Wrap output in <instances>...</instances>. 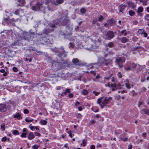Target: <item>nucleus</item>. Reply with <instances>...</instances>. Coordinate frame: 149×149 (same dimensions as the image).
I'll use <instances>...</instances> for the list:
<instances>
[{
    "mask_svg": "<svg viewBox=\"0 0 149 149\" xmlns=\"http://www.w3.org/2000/svg\"><path fill=\"white\" fill-rule=\"evenodd\" d=\"M142 104V102H139L138 103V107H139Z\"/></svg>",
    "mask_w": 149,
    "mask_h": 149,
    "instance_id": "13d9d810",
    "label": "nucleus"
},
{
    "mask_svg": "<svg viewBox=\"0 0 149 149\" xmlns=\"http://www.w3.org/2000/svg\"><path fill=\"white\" fill-rule=\"evenodd\" d=\"M69 22H70L69 20L68 19H67V18L65 19L63 21V22L65 24H66L67 23Z\"/></svg>",
    "mask_w": 149,
    "mask_h": 149,
    "instance_id": "c9c22d12",
    "label": "nucleus"
},
{
    "mask_svg": "<svg viewBox=\"0 0 149 149\" xmlns=\"http://www.w3.org/2000/svg\"><path fill=\"white\" fill-rule=\"evenodd\" d=\"M5 125L3 123L1 125V128L3 129V130H5Z\"/></svg>",
    "mask_w": 149,
    "mask_h": 149,
    "instance_id": "a19ab883",
    "label": "nucleus"
},
{
    "mask_svg": "<svg viewBox=\"0 0 149 149\" xmlns=\"http://www.w3.org/2000/svg\"><path fill=\"white\" fill-rule=\"evenodd\" d=\"M127 6L128 7H131L134 9L136 7V4L131 1H127Z\"/></svg>",
    "mask_w": 149,
    "mask_h": 149,
    "instance_id": "0eeeda50",
    "label": "nucleus"
},
{
    "mask_svg": "<svg viewBox=\"0 0 149 149\" xmlns=\"http://www.w3.org/2000/svg\"><path fill=\"white\" fill-rule=\"evenodd\" d=\"M130 15L131 16H133L135 14V12L133 10H130L129 11Z\"/></svg>",
    "mask_w": 149,
    "mask_h": 149,
    "instance_id": "4be33fe9",
    "label": "nucleus"
},
{
    "mask_svg": "<svg viewBox=\"0 0 149 149\" xmlns=\"http://www.w3.org/2000/svg\"><path fill=\"white\" fill-rule=\"evenodd\" d=\"M80 12L82 13H84L86 12V10L84 8H82L80 10Z\"/></svg>",
    "mask_w": 149,
    "mask_h": 149,
    "instance_id": "72a5a7b5",
    "label": "nucleus"
},
{
    "mask_svg": "<svg viewBox=\"0 0 149 149\" xmlns=\"http://www.w3.org/2000/svg\"><path fill=\"white\" fill-rule=\"evenodd\" d=\"M110 62V61L109 60H107L106 59H104L103 63L105 65H107L108 64H109V63Z\"/></svg>",
    "mask_w": 149,
    "mask_h": 149,
    "instance_id": "4468645a",
    "label": "nucleus"
},
{
    "mask_svg": "<svg viewBox=\"0 0 149 149\" xmlns=\"http://www.w3.org/2000/svg\"><path fill=\"white\" fill-rule=\"evenodd\" d=\"M132 145L131 144L129 145L128 146V149H132Z\"/></svg>",
    "mask_w": 149,
    "mask_h": 149,
    "instance_id": "4d7b16f0",
    "label": "nucleus"
},
{
    "mask_svg": "<svg viewBox=\"0 0 149 149\" xmlns=\"http://www.w3.org/2000/svg\"><path fill=\"white\" fill-rule=\"evenodd\" d=\"M125 86L128 89H130L131 88L130 87V85L128 83H125Z\"/></svg>",
    "mask_w": 149,
    "mask_h": 149,
    "instance_id": "a878e982",
    "label": "nucleus"
},
{
    "mask_svg": "<svg viewBox=\"0 0 149 149\" xmlns=\"http://www.w3.org/2000/svg\"><path fill=\"white\" fill-rule=\"evenodd\" d=\"M131 93H132V94L133 95V96H134V95L136 94V93H135V91H134V90H133L132 92H131Z\"/></svg>",
    "mask_w": 149,
    "mask_h": 149,
    "instance_id": "338daca9",
    "label": "nucleus"
},
{
    "mask_svg": "<svg viewBox=\"0 0 149 149\" xmlns=\"http://www.w3.org/2000/svg\"><path fill=\"white\" fill-rule=\"evenodd\" d=\"M12 132L13 134L15 135L19 134L18 131L17 130H13Z\"/></svg>",
    "mask_w": 149,
    "mask_h": 149,
    "instance_id": "c85d7f7f",
    "label": "nucleus"
},
{
    "mask_svg": "<svg viewBox=\"0 0 149 149\" xmlns=\"http://www.w3.org/2000/svg\"><path fill=\"white\" fill-rule=\"evenodd\" d=\"M13 71L15 72H16L17 71V69L16 67H14L13 68Z\"/></svg>",
    "mask_w": 149,
    "mask_h": 149,
    "instance_id": "37998d69",
    "label": "nucleus"
},
{
    "mask_svg": "<svg viewBox=\"0 0 149 149\" xmlns=\"http://www.w3.org/2000/svg\"><path fill=\"white\" fill-rule=\"evenodd\" d=\"M91 149H95V147L94 145H91L90 146Z\"/></svg>",
    "mask_w": 149,
    "mask_h": 149,
    "instance_id": "6e6d98bb",
    "label": "nucleus"
},
{
    "mask_svg": "<svg viewBox=\"0 0 149 149\" xmlns=\"http://www.w3.org/2000/svg\"><path fill=\"white\" fill-rule=\"evenodd\" d=\"M112 99V98L111 97L108 98L107 97H100L98 99L97 103L100 105L101 107L102 108L104 107L107 104L109 103V102L111 101Z\"/></svg>",
    "mask_w": 149,
    "mask_h": 149,
    "instance_id": "f257e3e1",
    "label": "nucleus"
},
{
    "mask_svg": "<svg viewBox=\"0 0 149 149\" xmlns=\"http://www.w3.org/2000/svg\"><path fill=\"white\" fill-rule=\"evenodd\" d=\"M34 136L32 132L30 133L28 136V138L29 139H32L34 138Z\"/></svg>",
    "mask_w": 149,
    "mask_h": 149,
    "instance_id": "ddd939ff",
    "label": "nucleus"
},
{
    "mask_svg": "<svg viewBox=\"0 0 149 149\" xmlns=\"http://www.w3.org/2000/svg\"><path fill=\"white\" fill-rule=\"evenodd\" d=\"M72 63L74 64H76L79 62V61L78 58H74L72 60Z\"/></svg>",
    "mask_w": 149,
    "mask_h": 149,
    "instance_id": "6ab92c4d",
    "label": "nucleus"
},
{
    "mask_svg": "<svg viewBox=\"0 0 149 149\" xmlns=\"http://www.w3.org/2000/svg\"><path fill=\"white\" fill-rule=\"evenodd\" d=\"M88 93L87 91L86 90H84L82 91V94L84 95H86Z\"/></svg>",
    "mask_w": 149,
    "mask_h": 149,
    "instance_id": "f704fd0d",
    "label": "nucleus"
},
{
    "mask_svg": "<svg viewBox=\"0 0 149 149\" xmlns=\"http://www.w3.org/2000/svg\"><path fill=\"white\" fill-rule=\"evenodd\" d=\"M49 26L51 27H52V28H54V27H56V26L54 24H51V25H50Z\"/></svg>",
    "mask_w": 149,
    "mask_h": 149,
    "instance_id": "680f3d73",
    "label": "nucleus"
},
{
    "mask_svg": "<svg viewBox=\"0 0 149 149\" xmlns=\"http://www.w3.org/2000/svg\"><path fill=\"white\" fill-rule=\"evenodd\" d=\"M0 72L3 73V75L4 76H6L8 73V72L7 71H5V70L4 69H1L0 70Z\"/></svg>",
    "mask_w": 149,
    "mask_h": 149,
    "instance_id": "f8f14e48",
    "label": "nucleus"
},
{
    "mask_svg": "<svg viewBox=\"0 0 149 149\" xmlns=\"http://www.w3.org/2000/svg\"><path fill=\"white\" fill-rule=\"evenodd\" d=\"M125 58L124 57L117 56L116 58L115 62L120 68H121L123 67L121 64L125 62Z\"/></svg>",
    "mask_w": 149,
    "mask_h": 149,
    "instance_id": "7ed1b4c3",
    "label": "nucleus"
},
{
    "mask_svg": "<svg viewBox=\"0 0 149 149\" xmlns=\"http://www.w3.org/2000/svg\"><path fill=\"white\" fill-rule=\"evenodd\" d=\"M5 105L4 104H0V111H5L4 109H6Z\"/></svg>",
    "mask_w": 149,
    "mask_h": 149,
    "instance_id": "2eb2a0df",
    "label": "nucleus"
},
{
    "mask_svg": "<svg viewBox=\"0 0 149 149\" xmlns=\"http://www.w3.org/2000/svg\"><path fill=\"white\" fill-rule=\"evenodd\" d=\"M121 33L122 35L124 36H126L127 35V33L126 30H124L122 31H121Z\"/></svg>",
    "mask_w": 149,
    "mask_h": 149,
    "instance_id": "aec40b11",
    "label": "nucleus"
},
{
    "mask_svg": "<svg viewBox=\"0 0 149 149\" xmlns=\"http://www.w3.org/2000/svg\"><path fill=\"white\" fill-rule=\"evenodd\" d=\"M21 115L18 113H17V114L14 116V118H19L20 117Z\"/></svg>",
    "mask_w": 149,
    "mask_h": 149,
    "instance_id": "bb28decb",
    "label": "nucleus"
},
{
    "mask_svg": "<svg viewBox=\"0 0 149 149\" xmlns=\"http://www.w3.org/2000/svg\"><path fill=\"white\" fill-rule=\"evenodd\" d=\"M14 14L16 15H19V17H21L23 15V13L21 9L17 10L15 11Z\"/></svg>",
    "mask_w": 149,
    "mask_h": 149,
    "instance_id": "423d86ee",
    "label": "nucleus"
},
{
    "mask_svg": "<svg viewBox=\"0 0 149 149\" xmlns=\"http://www.w3.org/2000/svg\"><path fill=\"white\" fill-rule=\"evenodd\" d=\"M97 64L96 63H95V64H91L90 65L91 67L90 66H89V68H90V69H92V68H95V67L94 66H93V65H97Z\"/></svg>",
    "mask_w": 149,
    "mask_h": 149,
    "instance_id": "cd10ccee",
    "label": "nucleus"
},
{
    "mask_svg": "<svg viewBox=\"0 0 149 149\" xmlns=\"http://www.w3.org/2000/svg\"><path fill=\"white\" fill-rule=\"evenodd\" d=\"M31 9L34 11H37L40 10L41 11H43V13L45 14L46 8L42 6V4L41 3H38L36 5L32 6L31 7Z\"/></svg>",
    "mask_w": 149,
    "mask_h": 149,
    "instance_id": "f03ea898",
    "label": "nucleus"
},
{
    "mask_svg": "<svg viewBox=\"0 0 149 149\" xmlns=\"http://www.w3.org/2000/svg\"><path fill=\"white\" fill-rule=\"evenodd\" d=\"M122 135L120 136V138L123 141H128V139L127 138H122L121 137V136Z\"/></svg>",
    "mask_w": 149,
    "mask_h": 149,
    "instance_id": "5701e85b",
    "label": "nucleus"
},
{
    "mask_svg": "<svg viewBox=\"0 0 149 149\" xmlns=\"http://www.w3.org/2000/svg\"><path fill=\"white\" fill-rule=\"evenodd\" d=\"M66 93H69L70 92V89H67L66 90L65 92Z\"/></svg>",
    "mask_w": 149,
    "mask_h": 149,
    "instance_id": "3c124183",
    "label": "nucleus"
},
{
    "mask_svg": "<svg viewBox=\"0 0 149 149\" xmlns=\"http://www.w3.org/2000/svg\"><path fill=\"white\" fill-rule=\"evenodd\" d=\"M7 138L6 136L3 137L1 140L2 141H6Z\"/></svg>",
    "mask_w": 149,
    "mask_h": 149,
    "instance_id": "de8ad7c7",
    "label": "nucleus"
},
{
    "mask_svg": "<svg viewBox=\"0 0 149 149\" xmlns=\"http://www.w3.org/2000/svg\"><path fill=\"white\" fill-rule=\"evenodd\" d=\"M39 146V145H35L32 146V147L33 149H37Z\"/></svg>",
    "mask_w": 149,
    "mask_h": 149,
    "instance_id": "473e14b6",
    "label": "nucleus"
},
{
    "mask_svg": "<svg viewBox=\"0 0 149 149\" xmlns=\"http://www.w3.org/2000/svg\"><path fill=\"white\" fill-rule=\"evenodd\" d=\"M143 34V36L144 37H146L147 36V34L146 33L144 32Z\"/></svg>",
    "mask_w": 149,
    "mask_h": 149,
    "instance_id": "052dcab7",
    "label": "nucleus"
},
{
    "mask_svg": "<svg viewBox=\"0 0 149 149\" xmlns=\"http://www.w3.org/2000/svg\"><path fill=\"white\" fill-rule=\"evenodd\" d=\"M113 45L114 44L113 42H110L109 43L108 46L109 47H112L113 46Z\"/></svg>",
    "mask_w": 149,
    "mask_h": 149,
    "instance_id": "2f4dec72",
    "label": "nucleus"
},
{
    "mask_svg": "<svg viewBox=\"0 0 149 149\" xmlns=\"http://www.w3.org/2000/svg\"><path fill=\"white\" fill-rule=\"evenodd\" d=\"M97 20H97V18H95L93 22H92V24H93L96 23L97 24V25L98 26H99L100 25V24H99V23H97Z\"/></svg>",
    "mask_w": 149,
    "mask_h": 149,
    "instance_id": "f3484780",
    "label": "nucleus"
},
{
    "mask_svg": "<svg viewBox=\"0 0 149 149\" xmlns=\"http://www.w3.org/2000/svg\"><path fill=\"white\" fill-rule=\"evenodd\" d=\"M143 5L145 6L147 5V1H143Z\"/></svg>",
    "mask_w": 149,
    "mask_h": 149,
    "instance_id": "603ef678",
    "label": "nucleus"
},
{
    "mask_svg": "<svg viewBox=\"0 0 149 149\" xmlns=\"http://www.w3.org/2000/svg\"><path fill=\"white\" fill-rule=\"evenodd\" d=\"M79 104V102L77 101V102L75 103V105L76 106H78Z\"/></svg>",
    "mask_w": 149,
    "mask_h": 149,
    "instance_id": "69168bd1",
    "label": "nucleus"
},
{
    "mask_svg": "<svg viewBox=\"0 0 149 149\" xmlns=\"http://www.w3.org/2000/svg\"><path fill=\"white\" fill-rule=\"evenodd\" d=\"M113 22L111 20H110L108 22L110 26H112V25Z\"/></svg>",
    "mask_w": 149,
    "mask_h": 149,
    "instance_id": "a18cd8bd",
    "label": "nucleus"
},
{
    "mask_svg": "<svg viewBox=\"0 0 149 149\" xmlns=\"http://www.w3.org/2000/svg\"><path fill=\"white\" fill-rule=\"evenodd\" d=\"M98 20L102 22V21L104 19V18L102 16L100 15L99 17H98Z\"/></svg>",
    "mask_w": 149,
    "mask_h": 149,
    "instance_id": "393cba45",
    "label": "nucleus"
},
{
    "mask_svg": "<svg viewBox=\"0 0 149 149\" xmlns=\"http://www.w3.org/2000/svg\"><path fill=\"white\" fill-rule=\"evenodd\" d=\"M145 19L146 20L148 21L149 20V15H146L145 17Z\"/></svg>",
    "mask_w": 149,
    "mask_h": 149,
    "instance_id": "e433bc0d",
    "label": "nucleus"
},
{
    "mask_svg": "<svg viewBox=\"0 0 149 149\" xmlns=\"http://www.w3.org/2000/svg\"><path fill=\"white\" fill-rule=\"evenodd\" d=\"M138 22L136 20H134L133 22V24L134 25H136L137 24Z\"/></svg>",
    "mask_w": 149,
    "mask_h": 149,
    "instance_id": "c03bdc74",
    "label": "nucleus"
},
{
    "mask_svg": "<svg viewBox=\"0 0 149 149\" xmlns=\"http://www.w3.org/2000/svg\"><path fill=\"white\" fill-rule=\"evenodd\" d=\"M86 140H87L86 139V140L84 139L83 140L82 143L83 144V146H86Z\"/></svg>",
    "mask_w": 149,
    "mask_h": 149,
    "instance_id": "ea45409f",
    "label": "nucleus"
},
{
    "mask_svg": "<svg viewBox=\"0 0 149 149\" xmlns=\"http://www.w3.org/2000/svg\"><path fill=\"white\" fill-rule=\"evenodd\" d=\"M59 52H61V53L63 52V54L61 53L59 54H57L59 57H63L65 58L66 56V54H65L66 53L65 52L64 49L63 48H61L59 50Z\"/></svg>",
    "mask_w": 149,
    "mask_h": 149,
    "instance_id": "39448f33",
    "label": "nucleus"
},
{
    "mask_svg": "<svg viewBox=\"0 0 149 149\" xmlns=\"http://www.w3.org/2000/svg\"><path fill=\"white\" fill-rule=\"evenodd\" d=\"M90 73L91 74H93L94 76H95L96 75V73L93 71H91L90 72Z\"/></svg>",
    "mask_w": 149,
    "mask_h": 149,
    "instance_id": "8fccbe9b",
    "label": "nucleus"
},
{
    "mask_svg": "<svg viewBox=\"0 0 149 149\" xmlns=\"http://www.w3.org/2000/svg\"><path fill=\"white\" fill-rule=\"evenodd\" d=\"M9 20H10L11 22H13L17 21L18 20V19H15L14 17L13 18L11 19L10 17H8V18H4L3 19V21L6 22L7 23H8L10 22H9Z\"/></svg>",
    "mask_w": 149,
    "mask_h": 149,
    "instance_id": "20e7f679",
    "label": "nucleus"
},
{
    "mask_svg": "<svg viewBox=\"0 0 149 149\" xmlns=\"http://www.w3.org/2000/svg\"><path fill=\"white\" fill-rule=\"evenodd\" d=\"M67 94V93H66L64 92V93H62L61 94V95L63 96L64 95H66Z\"/></svg>",
    "mask_w": 149,
    "mask_h": 149,
    "instance_id": "e2e57ef3",
    "label": "nucleus"
},
{
    "mask_svg": "<svg viewBox=\"0 0 149 149\" xmlns=\"http://www.w3.org/2000/svg\"><path fill=\"white\" fill-rule=\"evenodd\" d=\"M17 1L19 2L22 4L20 6H22L24 3L25 1L24 0H16Z\"/></svg>",
    "mask_w": 149,
    "mask_h": 149,
    "instance_id": "b1692460",
    "label": "nucleus"
},
{
    "mask_svg": "<svg viewBox=\"0 0 149 149\" xmlns=\"http://www.w3.org/2000/svg\"><path fill=\"white\" fill-rule=\"evenodd\" d=\"M63 0H56V2L58 4H61L63 2Z\"/></svg>",
    "mask_w": 149,
    "mask_h": 149,
    "instance_id": "7c9ffc66",
    "label": "nucleus"
},
{
    "mask_svg": "<svg viewBox=\"0 0 149 149\" xmlns=\"http://www.w3.org/2000/svg\"><path fill=\"white\" fill-rule=\"evenodd\" d=\"M93 93L96 96L97 95H99L100 94V93L97 92H96L95 91H93Z\"/></svg>",
    "mask_w": 149,
    "mask_h": 149,
    "instance_id": "58836bf2",
    "label": "nucleus"
},
{
    "mask_svg": "<svg viewBox=\"0 0 149 149\" xmlns=\"http://www.w3.org/2000/svg\"><path fill=\"white\" fill-rule=\"evenodd\" d=\"M73 96V94L72 93H70L68 95V97L70 98L72 97Z\"/></svg>",
    "mask_w": 149,
    "mask_h": 149,
    "instance_id": "5fc2aeb1",
    "label": "nucleus"
},
{
    "mask_svg": "<svg viewBox=\"0 0 149 149\" xmlns=\"http://www.w3.org/2000/svg\"><path fill=\"white\" fill-rule=\"evenodd\" d=\"M40 123L42 125H45L47 124V121L44 120H41L40 121Z\"/></svg>",
    "mask_w": 149,
    "mask_h": 149,
    "instance_id": "412c9836",
    "label": "nucleus"
},
{
    "mask_svg": "<svg viewBox=\"0 0 149 149\" xmlns=\"http://www.w3.org/2000/svg\"><path fill=\"white\" fill-rule=\"evenodd\" d=\"M125 69H126L127 70H131V68L130 67L125 68Z\"/></svg>",
    "mask_w": 149,
    "mask_h": 149,
    "instance_id": "774afa93",
    "label": "nucleus"
},
{
    "mask_svg": "<svg viewBox=\"0 0 149 149\" xmlns=\"http://www.w3.org/2000/svg\"><path fill=\"white\" fill-rule=\"evenodd\" d=\"M68 133L69 134V136L71 137V138L72 137V134L71 133V131H69L68 132Z\"/></svg>",
    "mask_w": 149,
    "mask_h": 149,
    "instance_id": "bf43d9fd",
    "label": "nucleus"
},
{
    "mask_svg": "<svg viewBox=\"0 0 149 149\" xmlns=\"http://www.w3.org/2000/svg\"><path fill=\"white\" fill-rule=\"evenodd\" d=\"M105 86H107L108 87L111 86L112 87H115V88L116 87V85L115 84H109L108 83L107 84V85L106 84H105Z\"/></svg>",
    "mask_w": 149,
    "mask_h": 149,
    "instance_id": "a211bd4d",
    "label": "nucleus"
},
{
    "mask_svg": "<svg viewBox=\"0 0 149 149\" xmlns=\"http://www.w3.org/2000/svg\"><path fill=\"white\" fill-rule=\"evenodd\" d=\"M138 32L139 34H142L144 33V30L143 29H139L138 30Z\"/></svg>",
    "mask_w": 149,
    "mask_h": 149,
    "instance_id": "c756f323",
    "label": "nucleus"
},
{
    "mask_svg": "<svg viewBox=\"0 0 149 149\" xmlns=\"http://www.w3.org/2000/svg\"><path fill=\"white\" fill-rule=\"evenodd\" d=\"M26 133H23L21 135V136L22 137H26Z\"/></svg>",
    "mask_w": 149,
    "mask_h": 149,
    "instance_id": "09e8293b",
    "label": "nucleus"
},
{
    "mask_svg": "<svg viewBox=\"0 0 149 149\" xmlns=\"http://www.w3.org/2000/svg\"><path fill=\"white\" fill-rule=\"evenodd\" d=\"M67 94V93H66L64 92V93H62L61 94V95L63 96L64 95H66Z\"/></svg>",
    "mask_w": 149,
    "mask_h": 149,
    "instance_id": "0e129e2a",
    "label": "nucleus"
},
{
    "mask_svg": "<svg viewBox=\"0 0 149 149\" xmlns=\"http://www.w3.org/2000/svg\"><path fill=\"white\" fill-rule=\"evenodd\" d=\"M96 122V121L94 120H91L90 122V123L91 124H94Z\"/></svg>",
    "mask_w": 149,
    "mask_h": 149,
    "instance_id": "79ce46f5",
    "label": "nucleus"
},
{
    "mask_svg": "<svg viewBox=\"0 0 149 149\" xmlns=\"http://www.w3.org/2000/svg\"><path fill=\"white\" fill-rule=\"evenodd\" d=\"M126 6L125 5L120 4L118 7L120 12H122L125 9Z\"/></svg>",
    "mask_w": 149,
    "mask_h": 149,
    "instance_id": "9d476101",
    "label": "nucleus"
},
{
    "mask_svg": "<svg viewBox=\"0 0 149 149\" xmlns=\"http://www.w3.org/2000/svg\"><path fill=\"white\" fill-rule=\"evenodd\" d=\"M143 10V9L142 7L140 6L138 8V10L136 11V12L137 13H139L142 12Z\"/></svg>",
    "mask_w": 149,
    "mask_h": 149,
    "instance_id": "dca6fc26",
    "label": "nucleus"
},
{
    "mask_svg": "<svg viewBox=\"0 0 149 149\" xmlns=\"http://www.w3.org/2000/svg\"><path fill=\"white\" fill-rule=\"evenodd\" d=\"M107 35L110 39L114 37L113 32L111 31H109L107 32Z\"/></svg>",
    "mask_w": 149,
    "mask_h": 149,
    "instance_id": "6e6552de",
    "label": "nucleus"
},
{
    "mask_svg": "<svg viewBox=\"0 0 149 149\" xmlns=\"http://www.w3.org/2000/svg\"><path fill=\"white\" fill-rule=\"evenodd\" d=\"M146 133H143L142 134V136L144 138H145L146 137Z\"/></svg>",
    "mask_w": 149,
    "mask_h": 149,
    "instance_id": "864d4df0",
    "label": "nucleus"
},
{
    "mask_svg": "<svg viewBox=\"0 0 149 149\" xmlns=\"http://www.w3.org/2000/svg\"><path fill=\"white\" fill-rule=\"evenodd\" d=\"M132 67L133 68H137L138 70H139V69H141L142 66L139 64H136L133 63H132Z\"/></svg>",
    "mask_w": 149,
    "mask_h": 149,
    "instance_id": "1a4fd4ad",
    "label": "nucleus"
},
{
    "mask_svg": "<svg viewBox=\"0 0 149 149\" xmlns=\"http://www.w3.org/2000/svg\"><path fill=\"white\" fill-rule=\"evenodd\" d=\"M33 119L29 120L27 118H26L25 119L26 121L28 122H31L33 121Z\"/></svg>",
    "mask_w": 149,
    "mask_h": 149,
    "instance_id": "4c0bfd02",
    "label": "nucleus"
},
{
    "mask_svg": "<svg viewBox=\"0 0 149 149\" xmlns=\"http://www.w3.org/2000/svg\"><path fill=\"white\" fill-rule=\"evenodd\" d=\"M120 39L121 42L123 43H125L129 41V39L127 38L126 37H124L120 38Z\"/></svg>",
    "mask_w": 149,
    "mask_h": 149,
    "instance_id": "9b49d317",
    "label": "nucleus"
},
{
    "mask_svg": "<svg viewBox=\"0 0 149 149\" xmlns=\"http://www.w3.org/2000/svg\"><path fill=\"white\" fill-rule=\"evenodd\" d=\"M118 77L120 78H121L122 77L121 74V72H118Z\"/></svg>",
    "mask_w": 149,
    "mask_h": 149,
    "instance_id": "49530a36",
    "label": "nucleus"
}]
</instances>
